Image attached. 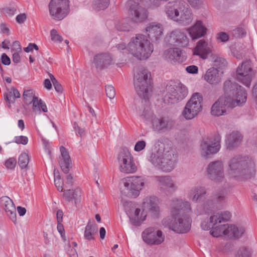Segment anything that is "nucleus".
<instances>
[{
  "label": "nucleus",
  "mask_w": 257,
  "mask_h": 257,
  "mask_svg": "<svg viewBox=\"0 0 257 257\" xmlns=\"http://www.w3.org/2000/svg\"><path fill=\"white\" fill-rule=\"evenodd\" d=\"M206 31L207 29L203 25L201 21H197L192 27L188 29L190 36L193 40L204 37Z\"/></svg>",
  "instance_id": "obj_28"
},
{
  "label": "nucleus",
  "mask_w": 257,
  "mask_h": 257,
  "mask_svg": "<svg viewBox=\"0 0 257 257\" xmlns=\"http://www.w3.org/2000/svg\"><path fill=\"white\" fill-rule=\"evenodd\" d=\"M140 116L145 121H151L155 116L149 106H146L139 112Z\"/></svg>",
  "instance_id": "obj_37"
},
{
  "label": "nucleus",
  "mask_w": 257,
  "mask_h": 257,
  "mask_svg": "<svg viewBox=\"0 0 257 257\" xmlns=\"http://www.w3.org/2000/svg\"><path fill=\"white\" fill-rule=\"evenodd\" d=\"M206 175L208 178L215 182H221L224 180L223 162L221 160L210 162L206 168Z\"/></svg>",
  "instance_id": "obj_16"
},
{
  "label": "nucleus",
  "mask_w": 257,
  "mask_h": 257,
  "mask_svg": "<svg viewBox=\"0 0 257 257\" xmlns=\"http://www.w3.org/2000/svg\"><path fill=\"white\" fill-rule=\"evenodd\" d=\"M252 249L247 245H241L236 248L235 255L236 257H251Z\"/></svg>",
  "instance_id": "obj_35"
},
{
  "label": "nucleus",
  "mask_w": 257,
  "mask_h": 257,
  "mask_svg": "<svg viewBox=\"0 0 257 257\" xmlns=\"http://www.w3.org/2000/svg\"><path fill=\"white\" fill-rule=\"evenodd\" d=\"M109 4V0H93V7L97 11L105 9Z\"/></svg>",
  "instance_id": "obj_40"
},
{
  "label": "nucleus",
  "mask_w": 257,
  "mask_h": 257,
  "mask_svg": "<svg viewBox=\"0 0 257 257\" xmlns=\"http://www.w3.org/2000/svg\"><path fill=\"white\" fill-rule=\"evenodd\" d=\"M152 130L156 132H161L170 128L172 121L168 118L154 116L151 120Z\"/></svg>",
  "instance_id": "obj_25"
},
{
  "label": "nucleus",
  "mask_w": 257,
  "mask_h": 257,
  "mask_svg": "<svg viewBox=\"0 0 257 257\" xmlns=\"http://www.w3.org/2000/svg\"><path fill=\"white\" fill-rule=\"evenodd\" d=\"M145 183V179L140 176L123 179L120 184V192L125 196L136 198L140 194Z\"/></svg>",
  "instance_id": "obj_9"
},
{
  "label": "nucleus",
  "mask_w": 257,
  "mask_h": 257,
  "mask_svg": "<svg viewBox=\"0 0 257 257\" xmlns=\"http://www.w3.org/2000/svg\"><path fill=\"white\" fill-rule=\"evenodd\" d=\"M168 43L174 46L185 47L189 42L186 34L180 30H175L166 37Z\"/></svg>",
  "instance_id": "obj_18"
},
{
  "label": "nucleus",
  "mask_w": 257,
  "mask_h": 257,
  "mask_svg": "<svg viewBox=\"0 0 257 257\" xmlns=\"http://www.w3.org/2000/svg\"><path fill=\"white\" fill-rule=\"evenodd\" d=\"M236 74L237 80L249 87L253 75L251 62L250 61L243 62L240 66H238Z\"/></svg>",
  "instance_id": "obj_17"
},
{
  "label": "nucleus",
  "mask_w": 257,
  "mask_h": 257,
  "mask_svg": "<svg viewBox=\"0 0 257 257\" xmlns=\"http://www.w3.org/2000/svg\"><path fill=\"white\" fill-rule=\"evenodd\" d=\"M213 199L214 202H223L225 200V194L223 192L217 193L213 196Z\"/></svg>",
  "instance_id": "obj_49"
},
{
  "label": "nucleus",
  "mask_w": 257,
  "mask_h": 257,
  "mask_svg": "<svg viewBox=\"0 0 257 257\" xmlns=\"http://www.w3.org/2000/svg\"><path fill=\"white\" fill-rule=\"evenodd\" d=\"M164 58L173 64H180L185 61L186 58L182 55V50L177 48H170L165 50Z\"/></svg>",
  "instance_id": "obj_21"
},
{
  "label": "nucleus",
  "mask_w": 257,
  "mask_h": 257,
  "mask_svg": "<svg viewBox=\"0 0 257 257\" xmlns=\"http://www.w3.org/2000/svg\"><path fill=\"white\" fill-rule=\"evenodd\" d=\"M66 184L64 185L65 188H68L73 185V177L71 175H68L66 177Z\"/></svg>",
  "instance_id": "obj_55"
},
{
  "label": "nucleus",
  "mask_w": 257,
  "mask_h": 257,
  "mask_svg": "<svg viewBox=\"0 0 257 257\" xmlns=\"http://www.w3.org/2000/svg\"><path fill=\"white\" fill-rule=\"evenodd\" d=\"M186 70L190 74H197L198 71V68L195 65H190L186 68Z\"/></svg>",
  "instance_id": "obj_54"
},
{
  "label": "nucleus",
  "mask_w": 257,
  "mask_h": 257,
  "mask_svg": "<svg viewBox=\"0 0 257 257\" xmlns=\"http://www.w3.org/2000/svg\"><path fill=\"white\" fill-rule=\"evenodd\" d=\"M74 127L77 133V135H79L80 137H82L84 135V130L80 128L76 122L74 123Z\"/></svg>",
  "instance_id": "obj_61"
},
{
  "label": "nucleus",
  "mask_w": 257,
  "mask_h": 257,
  "mask_svg": "<svg viewBox=\"0 0 257 257\" xmlns=\"http://www.w3.org/2000/svg\"><path fill=\"white\" fill-rule=\"evenodd\" d=\"M5 96V100L9 102V104L11 103H14L16 98L20 97V93L18 89L14 87L11 89L9 93H7Z\"/></svg>",
  "instance_id": "obj_38"
},
{
  "label": "nucleus",
  "mask_w": 257,
  "mask_h": 257,
  "mask_svg": "<svg viewBox=\"0 0 257 257\" xmlns=\"http://www.w3.org/2000/svg\"><path fill=\"white\" fill-rule=\"evenodd\" d=\"M202 97L199 93H194L186 103L182 113L187 120L193 119L202 110Z\"/></svg>",
  "instance_id": "obj_12"
},
{
  "label": "nucleus",
  "mask_w": 257,
  "mask_h": 257,
  "mask_svg": "<svg viewBox=\"0 0 257 257\" xmlns=\"http://www.w3.org/2000/svg\"><path fill=\"white\" fill-rule=\"evenodd\" d=\"M230 217L231 214L228 211L214 213L210 217L209 222H202L201 226L203 230H206L211 228L210 233L214 237H218L223 235L238 238L244 233L245 230L243 228H238L234 225H229L228 224L218 225L228 221Z\"/></svg>",
  "instance_id": "obj_3"
},
{
  "label": "nucleus",
  "mask_w": 257,
  "mask_h": 257,
  "mask_svg": "<svg viewBox=\"0 0 257 257\" xmlns=\"http://www.w3.org/2000/svg\"><path fill=\"white\" fill-rule=\"evenodd\" d=\"M33 49H35L36 50H38V46L34 43H30L28 47L24 48V50L26 52H29L32 51Z\"/></svg>",
  "instance_id": "obj_60"
},
{
  "label": "nucleus",
  "mask_w": 257,
  "mask_h": 257,
  "mask_svg": "<svg viewBox=\"0 0 257 257\" xmlns=\"http://www.w3.org/2000/svg\"><path fill=\"white\" fill-rule=\"evenodd\" d=\"M106 96L110 99H113L115 96V91L113 86L107 85L105 86Z\"/></svg>",
  "instance_id": "obj_45"
},
{
  "label": "nucleus",
  "mask_w": 257,
  "mask_h": 257,
  "mask_svg": "<svg viewBox=\"0 0 257 257\" xmlns=\"http://www.w3.org/2000/svg\"><path fill=\"white\" fill-rule=\"evenodd\" d=\"M190 5L193 8L198 9L202 4V0H188Z\"/></svg>",
  "instance_id": "obj_52"
},
{
  "label": "nucleus",
  "mask_w": 257,
  "mask_h": 257,
  "mask_svg": "<svg viewBox=\"0 0 257 257\" xmlns=\"http://www.w3.org/2000/svg\"><path fill=\"white\" fill-rule=\"evenodd\" d=\"M165 12L168 18L182 25H188L193 20L190 9L183 1L169 2L165 7Z\"/></svg>",
  "instance_id": "obj_5"
},
{
  "label": "nucleus",
  "mask_w": 257,
  "mask_h": 257,
  "mask_svg": "<svg viewBox=\"0 0 257 257\" xmlns=\"http://www.w3.org/2000/svg\"><path fill=\"white\" fill-rule=\"evenodd\" d=\"M206 194V189L204 187L197 186L192 188L188 192V198L193 202L201 201Z\"/></svg>",
  "instance_id": "obj_31"
},
{
  "label": "nucleus",
  "mask_w": 257,
  "mask_h": 257,
  "mask_svg": "<svg viewBox=\"0 0 257 257\" xmlns=\"http://www.w3.org/2000/svg\"><path fill=\"white\" fill-rule=\"evenodd\" d=\"M170 208L172 216L163 219V225L178 233L188 232L191 226L189 215L191 210L190 203L181 199L173 200Z\"/></svg>",
  "instance_id": "obj_2"
},
{
  "label": "nucleus",
  "mask_w": 257,
  "mask_h": 257,
  "mask_svg": "<svg viewBox=\"0 0 257 257\" xmlns=\"http://www.w3.org/2000/svg\"><path fill=\"white\" fill-rule=\"evenodd\" d=\"M143 240L149 244L158 245L164 240L165 237L161 230L155 231L153 228H148L142 233Z\"/></svg>",
  "instance_id": "obj_20"
},
{
  "label": "nucleus",
  "mask_w": 257,
  "mask_h": 257,
  "mask_svg": "<svg viewBox=\"0 0 257 257\" xmlns=\"http://www.w3.org/2000/svg\"><path fill=\"white\" fill-rule=\"evenodd\" d=\"M0 201L7 215L16 224L17 221L16 210L12 200L8 196H3L1 198Z\"/></svg>",
  "instance_id": "obj_22"
},
{
  "label": "nucleus",
  "mask_w": 257,
  "mask_h": 257,
  "mask_svg": "<svg viewBox=\"0 0 257 257\" xmlns=\"http://www.w3.org/2000/svg\"><path fill=\"white\" fill-rule=\"evenodd\" d=\"M221 137L217 135L213 138H204L200 145V153L202 156L208 157L217 153L221 148Z\"/></svg>",
  "instance_id": "obj_14"
},
{
  "label": "nucleus",
  "mask_w": 257,
  "mask_h": 257,
  "mask_svg": "<svg viewBox=\"0 0 257 257\" xmlns=\"http://www.w3.org/2000/svg\"><path fill=\"white\" fill-rule=\"evenodd\" d=\"M54 182L56 187L57 188L58 190L60 192L63 191V185H64L63 180H61L60 176L59 174L58 171L56 172V170L54 171Z\"/></svg>",
  "instance_id": "obj_41"
},
{
  "label": "nucleus",
  "mask_w": 257,
  "mask_h": 257,
  "mask_svg": "<svg viewBox=\"0 0 257 257\" xmlns=\"http://www.w3.org/2000/svg\"><path fill=\"white\" fill-rule=\"evenodd\" d=\"M97 232V228L96 226L89 222L85 228L84 238L89 240L94 239L93 235Z\"/></svg>",
  "instance_id": "obj_36"
},
{
  "label": "nucleus",
  "mask_w": 257,
  "mask_h": 257,
  "mask_svg": "<svg viewBox=\"0 0 257 257\" xmlns=\"http://www.w3.org/2000/svg\"><path fill=\"white\" fill-rule=\"evenodd\" d=\"M243 136L238 131H233L226 135L225 143L226 149L229 150H234L238 147L241 144Z\"/></svg>",
  "instance_id": "obj_23"
},
{
  "label": "nucleus",
  "mask_w": 257,
  "mask_h": 257,
  "mask_svg": "<svg viewBox=\"0 0 257 257\" xmlns=\"http://www.w3.org/2000/svg\"><path fill=\"white\" fill-rule=\"evenodd\" d=\"M193 55H198L203 59H206L211 53V48L208 43L203 39L199 40L193 49Z\"/></svg>",
  "instance_id": "obj_26"
},
{
  "label": "nucleus",
  "mask_w": 257,
  "mask_h": 257,
  "mask_svg": "<svg viewBox=\"0 0 257 257\" xmlns=\"http://www.w3.org/2000/svg\"><path fill=\"white\" fill-rule=\"evenodd\" d=\"M54 87L55 88V90L59 93H62L63 91V88L61 84L58 81L54 82L53 83Z\"/></svg>",
  "instance_id": "obj_62"
},
{
  "label": "nucleus",
  "mask_w": 257,
  "mask_h": 257,
  "mask_svg": "<svg viewBox=\"0 0 257 257\" xmlns=\"http://www.w3.org/2000/svg\"><path fill=\"white\" fill-rule=\"evenodd\" d=\"M119 171L123 173H134L137 170L134 158L127 148H123L120 151L117 157Z\"/></svg>",
  "instance_id": "obj_13"
},
{
  "label": "nucleus",
  "mask_w": 257,
  "mask_h": 257,
  "mask_svg": "<svg viewBox=\"0 0 257 257\" xmlns=\"http://www.w3.org/2000/svg\"><path fill=\"white\" fill-rule=\"evenodd\" d=\"M160 190L166 194H172L177 189L176 182L169 176L155 177Z\"/></svg>",
  "instance_id": "obj_19"
},
{
  "label": "nucleus",
  "mask_w": 257,
  "mask_h": 257,
  "mask_svg": "<svg viewBox=\"0 0 257 257\" xmlns=\"http://www.w3.org/2000/svg\"><path fill=\"white\" fill-rule=\"evenodd\" d=\"M128 51L139 60L148 59L154 50L153 45L143 34H137L127 45Z\"/></svg>",
  "instance_id": "obj_6"
},
{
  "label": "nucleus",
  "mask_w": 257,
  "mask_h": 257,
  "mask_svg": "<svg viewBox=\"0 0 257 257\" xmlns=\"http://www.w3.org/2000/svg\"><path fill=\"white\" fill-rule=\"evenodd\" d=\"M212 62L213 63V67H215V68L222 69L226 65V62L225 60L216 55H213L212 56Z\"/></svg>",
  "instance_id": "obj_39"
},
{
  "label": "nucleus",
  "mask_w": 257,
  "mask_h": 257,
  "mask_svg": "<svg viewBox=\"0 0 257 257\" xmlns=\"http://www.w3.org/2000/svg\"><path fill=\"white\" fill-rule=\"evenodd\" d=\"M15 143L17 144H22L25 145L28 142V139L27 137L24 136H17L15 138Z\"/></svg>",
  "instance_id": "obj_48"
},
{
  "label": "nucleus",
  "mask_w": 257,
  "mask_h": 257,
  "mask_svg": "<svg viewBox=\"0 0 257 257\" xmlns=\"http://www.w3.org/2000/svg\"><path fill=\"white\" fill-rule=\"evenodd\" d=\"M112 58L109 54H101L94 57V63L97 69H103L111 63Z\"/></svg>",
  "instance_id": "obj_29"
},
{
  "label": "nucleus",
  "mask_w": 257,
  "mask_h": 257,
  "mask_svg": "<svg viewBox=\"0 0 257 257\" xmlns=\"http://www.w3.org/2000/svg\"><path fill=\"white\" fill-rule=\"evenodd\" d=\"M63 215V213L62 210L60 209L58 210L56 214L57 222H61L62 221Z\"/></svg>",
  "instance_id": "obj_64"
},
{
  "label": "nucleus",
  "mask_w": 257,
  "mask_h": 257,
  "mask_svg": "<svg viewBox=\"0 0 257 257\" xmlns=\"http://www.w3.org/2000/svg\"><path fill=\"white\" fill-rule=\"evenodd\" d=\"M48 7L50 15L57 21L63 19L70 10L69 0H51Z\"/></svg>",
  "instance_id": "obj_11"
},
{
  "label": "nucleus",
  "mask_w": 257,
  "mask_h": 257,
  "mask_svg": "<svg viewBox=\"0 0 257 257\" xmlns=\"http://www.w3.org/2000/svg\"><path fill=\"white\" fill-rule=\"evenodd\" d=\"M149 161L155 166L166 172H170L175 166L176 156L170 148L160 147L153 152Z\"/></svg>",
  "instance_id": "obj_7"
},
{
  "label": "nucleus",
  "mask_w": 257,
  "mask_h": 257,
  "mask_svg": "<svg viewBox=\"0 0 257 257\" xmlns=\"http://www.w3.org/2000/svg\"><path fill=\"white\" fill-rule=\"evenodd\" d=\"M188 94L187 87L181 83L167 85L164 100L165 103L174 104L183 100Z\"/></svg>",
  "instance_id": "obj_10"
},
{
  "label": "nucleus",
  "mask_w": 257,
  "mask_h": 257,
  "mask_svg": "<svg viewBox=\"0 0 257 257\" xmlns=\"http://www.w3.org/2000/svg\"><path fill=\"white\" fill-rule=\"evenodd\" d=\"M134 23L131 19H123L117 23L116 29L119 31H130L133 28Z\"/></svg>",
  "instance_id": "obj_33"
},
{
  "label": "nucleus",
  "mask_w": 257,
  "mask_h": 257,
  "mask_svg": "<svg viewBox=\"0 0 257 257\" xmlns=\"http://www.w3.org/2000/svg\"><path fill=\"white\" fill-rule=\"evenodd\" d=\"M61 152V159L59 161V164L63 172L65 173H68L70 167V157L66 149L63 147L60 148Z\"/></svg>",
  "instance_id": "obj_32"
},
{
  "label": "nucleus",
  "mask_w": 257,
  "mask_h": 257,
  "mask_svg": "<svg viewBox=\"0 0 257 257\" xmlns=\"http://www.w3.org/2000/svg\"><path fill=\"white\" fill-rule=\"evenodd\" d=\"M146 30L148 37L153 42L159 41L162 36L163 29L161 24H151Z\"/></svg>",
  "instance_id": "obj_27"
},
{
  "label": "nucleus",
  "mask_w": 257,
  "mask_h": 257,
  "mask_svg": "<svg viewBox=\"0 0 257 257\" xmlns=\"http://www.w3.org/2000/svg\"><path fill=\"white\" fill-rule=\"evenodd\" d=\"M51 40L55 42H62L63 38L58 33L55 29H52L50 32Z\"/></svg>",
  "instance_id": "obj_46"
},
{
  "label": "nucleus",
  "mask_w": 257,
  "mask_h": 257,
  "mask_svg": "<svg viewBox=\"0 0 257 257\" xmlns=\"http://www.w3.org/2000/svg\"><path fill=\"white\" fill-rule=\"evenodd\" d=\"M223 73L222 71L215 67H211L206 71L204 75V79L210 84H217L221 82Z\"/></svg>",
  "instance_id": "obj_24"
},
{
  "label": "nucleus",
  "mask_w": 257,
  "mask_h": 257,
  "mask_svg": "<svg viewBox=\"0 0 257 257\" xmlns=\"http://www.w3.org/2000/svg\"><path fill=\"white\" fill-rule=\"evenodd\" d=\"M12 50V51L17 52L21 51V46L20 42L18 41H16L13 43Z\"/></svg>",
  "instance_id": "obj_59"
},
{
  "label": "nucleus",
  "mask_w": 257,
  "mask_h": 257,
  "mask_svg": "<svg viewBox=\"0 0 257 257\" xmlns=\"http://www.w3.org/2000/svg\"><path fill=\"white\" fill-rule=\"evenodd\" d=\"M224 95L220 97L212 105L211 114L219 116L226 113L227 108H232L244 104L247 98L245 90L236 82L225 81L223 84Z\"/></svg>",
  "instance_id": "obj_1"
},
{
  "label": "nucleus",
  "mask_w": 257,
  "mask_h": 257,
  "mask_svg": "<svg viewBox=\"0 0 257 257\" xmlns=\"http://www.w3.org/2000/svg\"><path fill=\"white\" fill-rule=\"evenodd\" d=\"M1 60L2 63L5 65H9L11 63L10 58L5 53H3L2 55Z\"/></svg>",
  "instance_id": "obj_58"
},
{
  "label": "nucleus",
  "mask_w": 257,
  "mask_h": 257,
  "mask_svg": "<svg viewBox=\"0 0 257 257\" xmlns=\"http://www.w3.org/2000/svg\"><path fill=\"white\" fill-rule=\"evenodd\" d=\"M42 100L41 99H39L38 97H37L36 98H34L32 100L33 103V110L36 113H40V104H39V102H42Z\"/></svg>",
  "instance_id": "obj_44"
},
{
  "label": "nucleus",
  "mask_w": 257,
  "mask_h": 257,
  "mask_svg": "<svg viewBox=\"0 0 257 257\" xmlns=\"http://www.w3.org/2000/svg\"><path fill=\"white\" fill-rule=\"evenodd\" d=\"M23 97L25 102L27 104H31L34 98H36L32 89L25 90L23 93Z\"/></svg>",
  "instance_id": "obj_43"
},
{
  "label": "nucleus",
  "mask_w": 257,
  "mask_h": 257,
  "mask_svg": "<svg viewBox=\"0 0 257 257\" xmlns=\"http://www.w3.org/2000/svg\"><path fill=\"white\" fill-rule=\"evenodd\" d=\"M17 164L16 159L15 158H10L5 162V166L8 169H14Z\"/></svg>",
  "instance_id": "obj_50"
},
{
  "label": "nucleus",
  "mask_w": 257,
  "mask_h": 257,
  "mask_svg": "<svg viewBox=\"0 0 257 257\" xmlns=\"http://www.w3.org/2000/svg\"><path fill=\"white\" fill-rule=\"evenodd\" d=\"M146 143L144 141H139L135 145L134 150L136 152H140L143 150L146 147Z\"/></svg>",
  "instance_id": "obj_51"
},
{
  "label": "nucleus",
  "mask_w": 257,
  "mask_h": 257,
  "mask_svg": "<svg viewBox=\"0 0 257 257\" xmlns=\"http://www.w3.org/2000/svg\"><path fill=\"white\" fill-rule=\"evenodd\" d=\"M78 196H80V191L78 188L75 190L66 188L64 190L63 197L68 202L72 201L73 200L76 201Z\"/></svg>",
  "instance_id": "obj_34"
},
{
  "label": "nucleus",
  "mask_w": 257,
  "mask_h": 257,
  "mask_svg": "<svg viewBox=\"0 0 257 257\" xmlns=\"http://www.w3.org/2000/svg\"><path fill=\"white\" fill-rule=\"evenodd\" d=\"M29 157L27 154L22 153L19 158L18 163L22 169L26 168L29 163Z\"/></svg>",
  "instance_id": "obj_42"
},
{
  "label": "nucleus",
  "mask_w": 257,
  "mask_h": 257,
  "mask_svg": "<svg viewBox=\"0 0 257 257\" xmlns=\"http://www.w3.org/2000/svg\"><path fill=\"white\" fill-rule=\"evenodd\" d=\"M227 172L236 180H247L253 178L256 173L254 160L248 156L236 155L227 162Z\"/></svg>",
  "instance_id": "obj_4"
},
{
  "label": "nucleus",
  "mask_w": 257,
  "mask_h": 257,
  "mask_svg": "<svg viewBox=\"0 0 257 257\" xmlns=\"http://www.w3.org/2000/svg\"><path fill=\"white\" fill-rule=\"evenodd\" d=\"M159 200L155 196L147 197L144 199L143 207L154 214H156L159 211L158 206Z\"/></svg>",
  "instance_id": "obj_30"
},
{
  "label": "nucleus",
  "mask_w": 257,
  "mask_h": 257,
  "mask_svg": "<svg viewBox=\"0 0 257 257\" xmlns=\"http://www.w3.org/2000/svg\"><path fill=\"white\" fill-rule=\"evenodd\" d=\"M27 19V16L26 14L23 13L20 14L18 15L16 18V21L19 24H23L25 22V21Z\"/></svg>",
  "instance_id": "obj_56"
},
{
  "label": "nucleus",
  "mask_w": 257,
  "mask_h": 257,
  "mask_svg": "<svg viewBox=\"0 0 257 257\" xmlns=\"http://www.w3.org/2000/svg\"><path fill=\"white\" fill-rule=\"evenodd\" d=\"M126 6L132 23L139 24L147 19L148 17L147 10L140 4L131 0L127 1Z\"/></svg>",
  "instance_id": "obj_15"
},
{
  "label": "nucleus",
  "mask_w": 257,
  "mask_h": 257,
  "mask_svg": "<svg viewBox=\"0 0 257 257\" xmlns=\"http://www.w3.org/2000/svg\"><path fill=\"white\" fill-rule=\"evenodd\" d=\"M217 38L221 42H225L228 40L229 37L225 32H220L217 34Z\"/></svg>",
  "instance_id": "obj_53"
},
{
  "label": "nucleus",
  "mask_w": 257,
  "mask_h": 257,
  "mask_svg": "<svg viewBox=\"0 0 257 257\" xmlns=\"http://www.w3.org/2000/svg\"><path fill=\"white\" fill-rule=\"evenodd\" d=\"M3 10L5 14H7L9 15V16H13L15 14V13L17 11V9L16 8L13 7V8H4L3 9Z\"/></svg>",
  "instance_id": "obj_57"
},
{
  "label": "nucleus",
  "mask_w": 257,
  "mask_h": 257,
  "mask_svg": "<svg viewBox=\"0 0 257 257\" xmlns=\"http://www.w3.org/2000/svg\"><path fill=\"white\" fill-rule=\"evenodd\" d=\"M13 61L15 63H18L20 62L21 58L18 52H15L13 55Z\"/></svg>",
  "instance_id": "obj_63"
},
{
  "label": "nucleus",
  "mask_w": 257,
  "mask_h": 257,
  "mask_svg": "<svg viewBox=\"0 0 257 257\" xmlns=\"http://www.w3.org/2000/svg\"><path fill=\"white\" fill-rule=\"evenodd\" d=\"M134 81L139 96L145 100L148 99L149 91L152 88L150 72L144 67H139L134 74Z\"/></svg>",
  "instance_id": "obj_8"
},
{
  "label": "nucleus",
  "mask_w": 257,
  "mask_h": 257,
  "mask_svg": "<svg viewBox=\"0 0 257 257\" xmlns=\"http://www.w3.org/2000/svg\"><path fill=\"white\" fill-rule=\"evenodd\" d=\"M145 217H146V216H145L143 218L141 219L140 217L137 218L135 216L133 217V216H129V218H130V221H131L132 224L133 225H135L136 226H139L141 224L142 222L145 219Z\"/></svg>",
  "instance_id": "obj_47"
}]
</instances>
